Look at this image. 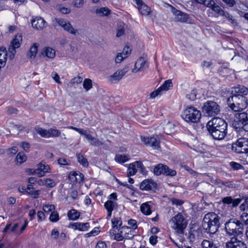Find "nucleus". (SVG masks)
<instances>
[{"label":"nucleus","mask_w":248,"mask_h":248,"mask_svg":"<svg viewBox=\"0 0 248 248\" xmlns=\"http://www.w3.org/2000/svg\"><path fill=\"white\" fill-rule=\"evenodd\" d=\"M212 137L216 140H222L227 134L228 124L222 119L215 117L209 121L206 125Z\"/></svg>","instance_id":"1"},{"label":"nucleus","mask_w":248,"mask_h":248,"mask_svg":"<svg viewBox=\"0 0 248 248\" xmlns=\"http://www.w3.org/2000/svg\"><path fill=\"white\" fill-rule=\"evenodd\" d=\"M220 217L213 212L204 215L202 222V227L205 232L210 234H215L220 227Z\"/></svg>","instance_id":"2"},{"label":"nucleus","mask_w":248,"mask_h":248,"mask_svg":"<svg viewBox=\"0 0 248 248\" xmlns=\"http://www.w3.org/2000/svg\"><path fill=\"white\" fill-rule=\"evenodd\" d=\"M227 104L229 107L235 112L243 110L248 105L247 98L241 94H233L229 97L227 99Z\"/></svg>","instance_id":"3"},{"label":"nucleus","mask_w":248,"mask_h":248,"mask_svg":"<svg viewBox=\"0 0 248 248\" xmlns=\"http://www.w3.org/2000/svg\"><path fill=\"white\" fill-rule=\"evenodd\" d=\"M225 229L228 235L237 237V236L243 234L244 225L243 223L237 218H231L225 223Z\"/></svg>","instance_id":"4"},{"label":"nucleus","mask_w":248,"mask_h":248,"mask_svg":"<svg viewBox=\"0 0 248 248\" xmlns=\"http://www.w3.org/2000/svg\"><path fill=\"white\" fill-rule=\"evenodd\" d=\"M201 113L196 108L187 106L181 114L182 118L188 123H197L201 118Z\"/></svg>","instance_id":"5"},{"label":"nucleus","mask_w":248,"mask_h":248,"mask_svg":"<svg viewBox=\"0 0 248 248\" xmlns=\"http://www.w3.org/2000/svg\"><path fill=\"white\" fill-rule=\"evenodd\" d=\"M170 222L172 228L175 230L177 233H184V231L187 226V222L182 214L179 213L173 217L171 218Z\"/></svg>","instance_id":"6"},{"label":"nucleus","mask_w":248,"mask_h":248,"mask_svg":"<svg viewBox=\"0 0 248 248\" xmlns=\"http://www.w3.org/2000/svg\"><path fill=\"white\" fill-rule=\"evenodd\" d=\"M232 126L239 131H248V118L245 112L237 113L232 123Z\"/></svg>","instance_id":"7"},{"label":"nucleus","mask_w":248,"mask_h":248,"mask_svg":"<svg viewBox=\"0 0 248 248\" xmlns=\"http://www.w3.org/2000/svg\"><path fill=\"white\" fill-rule=\"evenodd\" d=\"M220 111L219 106L213 101H206L202 107V112L206 116H215L219 113Z\"/></svg>","instance_id":"8"},{"label":"nucleus","mask_w":248,"mask_h":248,"mask_svg":"<svg viewBox=\"0 0 248 248\" xmlns=\"http://www.w3.org/2000/svg\"><path fill=\"white\" fill-rule=\"evenodd\" d=\"M232 150L238 154L248 153V139L246 138H240L237 141L232 143Z\"/></svg>","instance_id":"9"},{"label":"nucleus","mask_w":248,"mask_h":248,"mask_svg":"<svg viewBox=\"0 0 248 248\" xmlns=\"http://www.w3.org/2000/svg\"><path fill=\"white\" fill-rule=\"evenodd\" d=\"M53 22L54 24L56 23L62 27L65 31L70 33L73 35L76 34L77 31L73 27L71 24L68 20L61 18H55Z\"/></svg>","instance_id":"10"},{"label":"nucleus","mask_w":248,"mask_h":248,"mask_svg":"<svg viewBox=\"0 0 248 248\" xmlns=\"http://www.w3.org/2000/svg\"><path fill=\"white\" fill-rule=\"evenodd\" d=\"M138 169H139L141 172H143L144 171L145 168L141 162L137 161L130 164L127 169V176H130L135 175Z\"/></svg>","instance_id":"11"},{"label":"nucleus","mask_w":248,"mask_h":248,"mask_svg":"<svg viewBox=\"0 0 248 248\" xmlns=\"http://www.w3.org/2000/svg\"><path fill=\"white\" fill-rule=\"evenodd\" d=\"M226 248H247L246 244L238 239L237 237L232 236L225 244Z\"/></svg>","instance_id":"12"},{"label":"nucleus","mask_w":248,"mask_h":248,"mask_svg":"<svg viewBox=\"0 0 248 248\" xmlns=\"http://www.w3.org/2000/svg\"><path fill=\"white\" fill-rule=\"evenodd\" d=\"M50 168L48 165L46 164L44 161H42L37 166V168L33 170V173H35L38 177H41L44 176L46 173L49 172Z\"/></svg>","instance_id":"13"},{"label":"nucleus","mask_w":248,"mask_h":248,"mask_svg":"<svg viewBox=\"0 0 248 248\" xmlns=\"http://www.w3.org/2000/svg\"><path fill=\"white\" fill-rule=\"evenodd\" d=\"M148 67V64L146 61L142 57L139 59L135 64V68L132 70L133 73L139 71H143Z\"/></svg>","instance_id":"14"},{"label":"nucleus","mask_w":248,"mask_h":248,"mask_svg":"<svg viewBox=\"0 0 248 248\" xmlns=\"http://www.w3.org/2000/svg\"><path fill=\"white\" fill-rule=\"evenodd\" d=\"M127 72V67H124L122 70L117 71L109 77V81L112 83L118 82Z\"/></svg>","instance_id":"15"},{"label":"nucleus","mask_w":248,"mask_h":248,"mask_svg":"<svg viewBox=\"0 0 248 248\" xmlns=\"http://www.w3.org/2000/svg\"><path fill=\"white\" fill-rule=\"evenodd\" d=\"M141 140L146 146L152 147L155 149L159 147V142L155 137H141Z\"/></svg>","instance_id":"16"},{"label":"nucleus","mask_w":248,"mask_h":248,"mask_svg":"<svg viewBox=\"0 0 248 248\" xmlns=\"http://www.w3.org/2000/svg\"><path fill=\"white\" fill-rule=\"evenodd\" d=\"M156 186V183L152 179H145L140 184V188L141 190L148 191L155 188Z\"/></svg>","instance_id":"17"},{"label":"nucleus","mask_w":248,"mask_h":248,"mask_svg":"<svg viewBox=\"0 0 248 248\" xmlns=\"http://www.w3.org/2000/svg\"><path fill=\"white\" fill-rule=\"evenodd\" d=\"M33 28L38 30H41L46 26V23L43 18L35 17L31 21Z\"/></svg>","instance_id":"18"},{"label":"nucleus","mask_w":248,"mask_h":248,"mask_svg":"<svg viewBox=\"0 0 248 248\" xmlns=\"http://www.w3.org/2000/svg\"><path fill=\"white\" fill-rule=\"evenodd\" d=\"M104 207L107 211V219H108L111 216L112 212L118 207L117 203L113 201L108 200L104 204Z\"/></svg>","instance_id":"19"},{"label":"nucleus","mask_w":248,"mask_h":248,"mask_svg":"<svg viewBox=\"0 0 248 248\" xmlns=\"http://www.w3.org/2000/svg\"><path fill=\"white\" fill-rule=\"evenodd\" d=\"M171 11L175 16V20L181 22H186L188 19V15L181 11L172 7Z\"/></svg>","instance_id":"20"},{"label":"nucleus","mask_w":248,"mask_h":248,"mask_svg":"<svg viewBox=\"0 0 248 248\" xmlns=\"http://www.w3.org/2000/svg\"><path fill=\"white\" fill-rule=\"evenodd\" d=\"M207 7L210 8L218 15L223 16L225 14L224 10L219 5L217 4L213 0H211Z\"/></svg>","instance_id":"21"},{"label":"nucleus","mask_w":248,"mask_h":248,"mask_svg":"<svg viewBox=\"0 0 248 248\" xmlns=\"http://www.w3.org/2000/svg\"><path fill=\"white\" fill-rule=\"evenodd\" d=\"M137 5L140 13L141 15L147 16L150 14L151 12L150 8L142 1L140 2L138 1V3Z\"/></svg>","instance_id":"22"},{"label":"nucleus","mask_w":248,"mask_h":248,"mask_svg":"<svg viewBox=\"0 0 248 248\" xmlns=\"http://www.w3.org/2000/svg\"><path fill=\"white\" fill-rule=\"evenodd\" d=\"M248 93V89L243 85H238L233 88L232 92V95L241 94L245 95Z\"/></svg>","instance_id":"23"},{"label":"nucleus","mask_w":248,"mask_h":248,"mask_svg":"<svg viewBox=\"0 0 248 248\" xmlns=\"http://www.w3.org/2000/svg\"><path fill=\"white\" fill-rule=\"evenodd\" d=\"M85 138L88 140L90 144L92 145L98 146L103 144V143L98 139L93 137L91 135L90 131L88 132Z\"/></svg>","instance_id":"24"},{"label":"nucleus","mask_w":248,"mask_h":248,"mask_svg":"<svg viewBox=\"0 0 248 248\" xmlns=\"http://www.w3.org/2000/svg\"><path fill=\"white\" fill-rule=\"evenodd\" d=\"M150 203H151V202H144L140 205V211L145 215H150L152 213L151 205H150Z\"/></svg>","instance_id":"25"},{"label":"nucleus","mask_w":248,"mask_h":248,"mask_svg":"<svg viewBox=\"0 0 248 248\" xmlns=\"http://www.w3.org/2000/svg\"><path fill=\"white\" fill-rule=\"evenodd\" d=\"M7 52L4 47H0V64L5 66L7 61Z\"/></svg>","instance_id":"26"},{"label":"nucleus","mask_w":248,"mask_h":248,"mask_svg":"<svg viewBox=\"0 0 248 248\" xmlns=\"http://www.w3.org/2000/svg\"><path fill=\"white\" fill-rule=\"evenodd\" d=\"M22 41V35L20 33L17 34L11 43V45L14 46L15 47L18 48L21 45Z\"/></svg>","instance_id":"27"},{"label":"nucleus","mask_w":248,"mask_h":248,"mask_svg":"<svg viewBox=\"0 0 248 248\" xmlns=\"http://www.w3.org/2000/svg\"><path fill=\"white\" fill-rule=\"evenodd\" d=\"M166 165H164L162 164H159L156 165L154 169V172L156 175H159L161 174H164L165 171V167H166Z\"/></svg>","instance_id":"28"},{"label":"nucleus","mask_w":248,"mask_h":248,"mask_svg":"<svg viewBox=\"0 0 248 248\" xmlns=\"http://www.w3.org/2000/svg\"><path fill=\"white\" fill-rule=\"evenodd\" d=\"M129 156L125 155L117 154L115 157V160L116 162L120 163H124L129 159Z\"/></svg>","instance_id":"29"},{"label":"nucleus","mask_w":248,"mask_h":248,"mask_svg":"<svg viewBox=\"0 0 248 248\" xmlns=\"http://www.w3.org/2000/svg\"><path fill=\"white\" fill-rule=\"evenodd\" d=\"M38 46L36 44H34L30 48L29 51L28 53V57L30 59H33L36 56L37 52Z\"/></svg>","instance_id":"30"},{"label":"nucleus","mask_w":248,"mask_h":248,"mask_svg":"<svg viewBox=\"0 0 248 248\" xmlns=\"http://www.w3.org/2000/svg\"><path fill=\"white\" fill-rule=\"evenodd\" d=\"M43 53L47 57L50 59H53L55 56V51L51 47L45 48Z\"/></svg>","instance_id":"31"},{"label":"nucleus","mask_w":248,"mask_h":248,"mask_svg":"<svg viewBox=\"0 0 248 248\" xmlns=\"http://www.w3.org/2000/svg\"><path fill=\"white\" fill-rule=\"evenodd\" d=\"M79 215V213L75 209L70 210L67 214L69 218L73 220L78 219Z\"/></svg>","instance_id":"32"},{"label":"nucleus","mask_w":248,"mask_h":248,"mask_svg":"<svg viewBox=\"0 0 248 248\" xmlns=\"http://www.w3.org/2000/svg\"><path fill=\"white\" fill-rule=\"evenodd\" d=\"M76 156L78 159V161L80 165L84 167H87L88 166L89 163L88 160L85 157H84L83 155L77 154Z\"/></svg>","instance_id":"33"},{"label":"nucleus","mask_w":248,"mask_h":248,"mask_svg":"<svg viewBox=\"0 0 248 248\" xmlns=\"http://www.w3.org/2000/svg\"><path fill=\"white\" fill-rule=\"evenodd\" d=\"M112 228L118 229L122 225V221L120 217H115L111 219Z\"/></svg>","instance_id":"34"},{"label":"nucleus","mask_w":248,"mask_h":248,"mask_svg":"<svg viewBox=\"0 0 248 248\" xmlns=\"http://www.w3.org/2000/svg\"><path fill=\"white\" fill-rule=\"evenodd\" d=\"M96 14L99 16H108L110 12L108 8L103 7L96 10Z\"/></svg>","instance_id":"35"},{"label":"nucleus","mask_w":248,"mask_h":248,"mask_svg":"<svg viewBox=\"0 0 248 248\" xmlns=\"http://www.w3.org/2000/svg\"><path fill=\"white\" fill-rule=\"evenodd\" d=\"M48 138L57 137L60 136L61 131L55 127H52L48 129Z\"/></svg>","instance_id":"36"},{"label":"nucleus","mask_w":248,"mask_h":248,"mask_svg":"<svg viewBox=\"0 0 248 248\" xmlns=\"http://www.w3.org/2000/svg\"><path fill=\"white\" fill-rule=\"evenodd\" d=\"M172 86L171 80L169 79L166 80L164 83L159 87L160 90L163 93L164 91H166L169 90L170 88Z\"/></svg>","instance_id":"37"},{"label":"nucleus","mask_w":248,"mask_h":248,"mask_svg":"<svg viewBox=\"0 0 248 248\" xmlns=\"http://www.w3.org/2000/svg\"><path fill=\"white\" fill-rule=\"evenodd\" d=\"M36 132L44 138H48V130L43 129L41 127H36L35 128Z\"/></svg>","instance_id":"38"},{"label":"nucleus","mask_w":248,"mask_h":248,"mask_svg":"<svg viewBox=\"0 0 248 248\" xmlns=\"http://www.w3.org/2000/svg\"><path fill=\"white\" fill-rule=\"evenodd\" d=\"M202 246L203 248H218L213 242L207 240L202 241Z\"/></svg>","instance_id":"39"},{"label":"nucleus","mask_w":248,"mask_h":248,"mask_svg":"<svg viewBox=\"0 0 248 248\" xmlns=\"http://www.w3.org/2000/svg\"><path fill=\"white\" fill-rule=\"evenodd\" d=\"M121 229H125L128 231V232H124V238H125L126 239H132L134 237V235H132L131 234V228L128 226H124L122 227Z\"/></svg>","instance_id":"40"},{"label":"nucleus","mask_w":248,"mask_h":248,"mask_svg":"<svg viewBox=\"0 0 248 248\" xmlns=\"http://www.w3.org/2000/svg\"><path fill=\"white\" fill-rule=\"evenodd\" d=\"M16 48H17L15 47L14 46L11 45H10L8 48L7 55H9V57L11 60L13 59L15 57L16 53Z\"/></svg>","instance_id":"41"},{"label":"nucleus","mask_w":248,"mask_h":248,"mask_svg":"<svg viewBox=\"0 0 248 248\" xmlns=\"http://www.w3.org/2000/svg\"><path fill=\"white\" fill-rule=\"evenodd\" d=\"M16 159L17 162L21 164L26 161L27 157L23 152H19L16 157Z\"/></svg>","instance_id":"42"},{"label":"nucleus","mask_w":248,"mask_h":248,"mask_svg":"<svg viewBox=\"0 0 248 248\" xmlns=\"http://www.w3.org/2000/svg\"><path fill=\"white\" fill-rule=\"evenodd\" d=\"M84 88L86 91H88L92 88V80L89 78H86L83 83Z\"/></svg>","instance_id":"43"},{"label":"nucleus","mask_w":248,"mask_h":248,"mask_svg":"<svg viewBox=\"0 0 248 248\" xmlns=\"http://www.w3.org/2000/svg\"><path fill=\"white\" fill-rule=\"evenodd\" d=\"M50 221L52 222H56L59 220V214L57 211H53L51 213L49 218Z\"/></svg>","instance_id":"44"},{"label":"nucleus","mask_w":248,"mask_h":248,"mask_svg":"<svg viewBox=\"0 0 248 248\" xmlns=\"http://www.w3.org/2000/svg\"><path fill=\"white\" fill-rule=\"evenodd\" d=\"M90 227L89 223L78 222V230L80 231H86Z\"/></svg>","instance_id":"45"},{"label":"nucleus","mask_w":248,"mask_h":248,"mask_svg":"<svg viewBox=\"0 0 248 248\" xmlns=\"http://www.w3.org/2000/svg\"><path fill=\"white\" fill-rule=\"evenodd\" d=\"M165 171H164V175H166L167 176H175L176 174V171L174 170L169 168L167 166L166 167H165Z\"/></svg>","instance_id":"46"},{"label":"nucleus","mask_w":248,"mask_h":248,"mask_svg":"<svg viewBox=\"0 0 248 248\" xmlns=\"http://www.w3.org/2000/svg\"><path fill=\"white\" fill-rule=\"evenodd\" d=\"M126 58V55H124V52L119 53L115 58V62L116 63H120Z\"/></svg>","instance_id":"47"},{"label":"nucleus","mask_w":248,"mask_h":248,"mask_svg":"<svg viewBox=\"0 0 248 248\" xmlns=\"http://www.w3.org/2000/svg\"><path fill=\"white\" fill-rule=\"evenodd\" d=\"M43 209L46 213L53 212L55 209V206L53 204H46L43 206Z\"/></svg>","instance_id":"48"},{"label":"nucleus","mask_w":248,"mask_h":248,"mask_svg":"<svg viewBox=\"0 0 248 248\" xmlns=\"http://www.w3.org/2000/svg\"><path fill=\"white\" fill-rule=\"evenodd\" d=\"M45 185L48 187H53L56 185V183L52 179L49 178L45 179Z\"/></svg>","instance_id":"49"},{"label":"nucleus","mask_w":248,"mask_h":248,"mask_svg":"<svg viewBox=\"0 0 248 248\" xmlns=\"http://www.w3.org/2000/svg\"><path fill=\"white\" fill-rule=\"evenodd\" d=\"M124 33V25H120L118 26L117 30L116 36L119 37L123 35Z\"/></svg>","instance_id":"50"},{"label":"nucleus","mask_w":248,"mask_h":248,"mask_svg":"<svg viewBox=\"0 0 248 248\" xmlns=\"http://www.w3.org/2000/svg\"><path fill=\"white\" fill-rule=\"evenodd\" d=\"M223 16H225L228 19V20L231 22L232 24L234 25L236 24V20L234 19L232 16L229 13L225 12V14Z\"/></svg>","instance_id":"51"},{"label":"nucleus","mask_w":248,"mask_h":248,"mask_svg":"<svg viewBox=\"0 0 248 248\" xmlns=\"http://www.w3.org/2000/svg\"><path fill=\"white\" fill-rule=\"evenodd\" d=\"M68 178L72 183H76V172H70L68 175Z\"/></svg>","instance_id":"52"},{"label":"nucleus","mask_w":248,"mask_h":248,"mask_svg":"<svg viewBox=\"0 0 248 248\" xmlns=\"http://www.w3.org/2000/svg\"><path fill=\"white\" fill-rule=\"evenodd\" d=\"M84 175L82 173L76 172V183L81 184L84 181Z\"/></svg>","instance_id":"53"},{"label":"nucleus","mask_w":248,"mask_h":248,"mask_svg":"<svg viewBox=\"0 0 248 248\" xmlns=\"http://www.w3.org/2000/svg\"><path fill=\"white\" fill-rule=\"evenodd\" d=\"M230 165L231 166V167L234 170H238L243 168L242 165L235 162H230Z\"/></svg>","instance_id":"54"},{"label":"nucleus","mask_w":248,"mask_h":248,"mask_svg":"<svg viewBox=\"0 0 248 248\" xmlns=\"http://www.w3.org/2000/svg\"><path fill=\"white\" fill-rule=\"evenodd\" d=\"M73 5L76 8H81L84 4L83 0H73Z\"/></svg>","instance_id":"55"},{"label":"nucleus","mask_w":248,"mask_h":248,"mask_svg":"<svg viewBox=\"0 0 248 248\" xmlns=\"http://www.w3.org/2000/svg\"><path fill=\"white\" fill-rule=\"evenodd\" d=\"M163 93L160 90L159 88H158L157 90L153 91L150 93V97L152 98H155L156 96L158 95H161Z\"/></svg>","instance_id":"56"},{"label":"nucleus","mask_w":248,"mask_h":248,"mask_svg":"<svg viewBox=\"0 0 248 248\" xmlns=\"http://www.w3.org/2000/svg\"><path fill=\"white\" fill-rule=\"evenodd\" d=\"M241 221L246 225H248V214L244 213L240 216Z\"/></svg>","instance_id":"57"},{"label":"nucleus","mask_w":248,"mask_h":248,"mask_svg":"<svg viewBox=\"0 0 248 248\" xmlns=\"http://www.w3.org/2000/svg\"><path fill=\"white\" fill-rule=\"evenodd\" d=\"M222 202L225 204H230L232 203L233 199L231 196L225 197L222 199Z\"/></svg>","instance_id":"58"},{"label":"nucleus","mask_w":248,"mask_h":248,"mask_svg":"<svg viewBox=\"0 0 248 248\" xmlns=\"http://www.w3.org/2000/svg\"><path fill=\"white\" fill-rule=\"evenodd\" d=\"M196 97V91L192 90L190 93L186 94V98L190 100H194Z\"/></svg>","instance_id":"59"},{"label":"nucleus","mask_w":248,"mask_h":248,"mask_svg":"<svg viewBox=\"0 0 248 248\" xmlns=\"http://www.w3.org/2000/svg\"><path fill=\"white\" fill-rule=\"evenodd\" d=\"M82 78L79 76L75 77L71 80V83L72 84H78L82 82Z\"/></svg>","instance_id":"60"},{"label":"nucleus","mask_w":248,"mask_h":248,"mask_svg":"<svg viewBox=\"0 0 248 248\" xmlns=\"http://www.w3.org/2000/svg\"><path fill=\"white\" fill-rule=\"evenodd\" d=\"M28 193L31 195L34 199H37L38 198L39 195L40 193V191L39 190L30 191H28Z\"/></svg>","instance_id":"61"},{"label":"nucleus","mask_w":248,"mask_h":248,"mask_svg":"<svg viewBox=\"0 0 248 248\" xmlns=\"http://www.w3.org/2000/svg\"><path fill=\"white\" fill-rule=\"evenodd\" d=\"M128 224L132 227L134 230L137 228V221L135 219H130L128 221Z\"/></svg>","instance_id":"62"},{"label":"nucleus","mask_w":248,"mask_h":248,"mask_svg":"<svg viewBox=\"0 0 248 248\" xmlns=\"http://www.w3.org/2000/svg\"><path fill=\"white\" fill-rule=\"evenodd\" d=\"M220 183L221 185L229 188H233L235 187V184L232 182L231 181H221Z\"/></svg>","instance_id":"63"},{"label":"nucleus","mask_w":248,"mask_h":248,"mask_svg":"<svg viewBox=\"0 0 248 248\" xmlns=\"http://www.w3.org/2000/svg\"><path fill=\"white\" fill-rule=\"evenodd\" d=\"M20 146L21 148H22L24 151L28 152V149L30 147V144L26 141L22 142L20 143Z\"/></svg>","instance_id":"64"}]
</instances>
